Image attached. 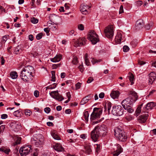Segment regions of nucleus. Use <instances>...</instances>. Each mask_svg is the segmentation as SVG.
Masks as SVG:
<instances>
[{"label":"nucleus","instance_id":"49530a36","mask_svg":"<svg viewBox=\"0 0 156 156\" xmlns=\"http://www.w3.org/2000/svg\"><path fill=\"white\" fill-rule=\"evenodd\" d=\"M78 29L81 30H83L84 29V27L82 24H80L78 25Z\"/></svg>","mask_w":156,"mask_h":156},{"label":"nucleus","instance_id":"c03bdc74","mask_svg":"<svg viewBox=\"0 0 156 156\" xmlns=\"http://www.w3.org/2000/svg\"><path fill=\"white\" fill-rule=\"evenodd\" d=\"M5 128L4 125H2L0 126V134L3 133Z\"/></svg>","mask_w":156,"mask_h":156},{"label":"nucleus","instance_id":"4be33fe9","mask_svg":"<svg viewBox=\"0 0 156 156\" xmlns=\"http://www.w3.org/2000/svg\"><path fill=\"white\" fill-rule=\"evenodd\" d=\"M122 39V35L120 33H118L115 38V41L116 43L119 44L120 43Z\"/></svg>","mask_w":156,"mask_h":156},{"label":"nucleus","instance_id":"052dcab7","mask_svg":"<svg viewBox=\"0 0 156 156\" xmlns=\"http://www.w3.org/2000/svg\"><path fill=\"white\" fill-rule=\"evenodd\" d=\"M71 111L70 109H67L65 110V113L66 114H70L71 113Z\"/></svg>","mask_w":156,"mask_h":156},{"label":"nucleus","instance_id":"ddd939ff","mask_svg":"<svg viewBox=\"0 0 156 156\" xmlns=\"http://www.w3.org/2000/svg\"><path fill=\"white\" fill-rule=\"evenodd\" d=\"M144 25V23L143 20L140 19L138 20L135 23L136 30H139L142 28Z\"/></svg>","mask_w":156,"mask_h":156},{"label":"nucleus","instance_id":"4c0bfd02","mask_svg":"<svg viewBox=\"0 0 156 156\" xmlns=\"http://www.w3.org/2000/svg\"><path fill=\"white\" fill-rule=\"evenodd\" d=\"M88 55L87 53L86 54L85 56V63L86 65L87 66H89L90 62L88 60L87 58Z\"/></svg>","mask_w":156,"mask_h":156},{"label":"nucleus","instance_id":"774afa93","mask_svg":"<svg viewBox=\"0 0 156 156\" xmlns=\"http://www.w3.org/2000/svg\"><path fill=\"white\" fill-rule=\"evenodd\" d=\"M151 26L149 24H147L145 26V28L147 30H149Z\"/></svg>","mask_w":156,"mask_h":156},{"label":"nucleus","instance_id":"e433bc0d","mask_svg":"<svg viewBox=\"0 0 156 156\" xmlns=\"http://www.w3.org/2000/svg\"><path fill=\"white\" fill-rule=\"evenodd\" d=\"M138 44V40L136 39L133 40L131 42L130 44L133 47H135Z\"/></svg>","mask_w":156,"mask_h":156},{"label":"nucleus","instance_id":"09e8293b","mask_svg":"<svg viewBox=\"0 0 156 156\" xmlns=\"http://www.w3.org/2000/svg\"><path fill=\"white\" fill-rule=\"evenodd\" d=\"M31 113V112L29 110H27L25 111V114L26 115L30 116Z\"/></svg>","mask_w":156,"mask_h":156},{"label":"nucleus","instance_id":"6e6d98bb","mask_svg":"<svg viewBox=\"0 0 156 156\" xmlns=\"http://www.w3.org/2000/svg\"><path fill=\"white\" fill-rule=\"evenodd\" d=\"M50 108L49 107H46L44 109L45 112L47 113H48L50 111Z\"/></svg>","mask_w":156,"mask_h":156},{"label":"nucleus","instance_id":"c9c22d12","mask_svg":"<svg viewBox=\"0 0 156 156\" xmlns=\"http://www.w3.org/2000/svg\"><path fill=\"white\" fill-rule=\"evenodd\" d=\"M129 79L131 83V85L133 83V81L134 80V76L132 73H129Z\"/></svg>","mask_w":156,"mask_h":156},{"label":"nucleus","instance_id":"c756f323","mask_svg":"<svg viewBox=\"0 0 156 156\" xmlns=\"http://www.w3.org/2000/svg\"><path fill=\"white\" fill-rule=\"evenodd\" d=\"M10 76L12 79H14L17 78L18 75L16 72L13 71L10 73Z\"/></svg>","mask_w":156,"mask_h":156},{"label":"nucleus","instance_id":"ea45409f","mask_svg":"<svg viewBox=\"0 0 156 156\" xmlns=\"http://www.w3.org/2000/svg\"><path fill=\"white\" fill-rule=\"evenodd\" d=\"M31 22L33 23H37L38 22V20L37 19L34 17H33L31 19Z\"/></svg>","mask_w":156,"mask_h":156},{"label":"nucleus","instance_id":"aec40b11","mask_svg":"<svg viewBox=\"0 0 156 156\" xmlns=\"http://www.w3.org/2000/svg\"><path fill=\"white\" fill-rule=\"evenodd\" d=\"M119 94V92L118 91H113L111 94V97L113 99L118 98Z\"/></svg>","mask_w":156,"mask_h":156},{"label":"nucleus","instance_id":"bb28decb","mask_svg":"<svg viewBox=\"0 0 156 156\" xmlns=\"http://www.w3.org/2000/svg\"><path fill=\"white\" fill-rule=\"evenodd\" d=\"M15 142L12 144L13 145L15 146L17 144H20L21 141V138L18 136H15L14 138Z\"/></svg>","mask_w":156,"mask_h":156},{"label":"nucleus","instance_id":"a211bd4d","mask_svg":"<svg viewBox=\"0 0 156 156\" xmlns=\"http://www.w3.org/2000/svg\"><path fill=\"white\" fill-rule=\"evenodd\" d=\"M24 69H25V71L28 72L32 75L34 73V68L31 66H26Z\"/></svg>","mask_w":156,"mask_h":156},{"label":"nucleus","instance_id":"72a5a7b5","mask_svg":"<svg viewBox=\"0 0 156 156\" xmlns=\"http://www.w3.org/2000/svg\"><path fill=\"white\" fill-rule=\"evenodd\" d=\"M83 115L84 117V119L85 121L87 123L88 121V117L89 116V114L88 111H85L83 113Z\"/></svg>","mask_w":156,"mask_h":156},{"label":"nucleus","instance_id":"37998d69","mask_svg":"<svg viewBox=\"0 0 156 156\" xmlns=\"http://www.w3.org/2000/svg\"><path fill=\"white\" fill-rule=\"evenodd\" d=\"M8 35H5L3 37L2 41V42H4L5 43L6 41L8 39Z\"/></svg>","mask_w":156,"mask_h":156},{"label":"nucleus","instance_id":"4d7b16f0","mask_svg":"<svg viewBox=\"0 0 156 156\" xmlns=\"http://www.w3.org/2000/svg\"><path fill=\"white\" fill-rule=\"evenodd\" d=\"M34 95L36 97H38L39 95V92L37 90H35L34 93Z\"/></svg>","mask_w":156,"mask_h":156},{"label":"nucleus","instance_id":"423d86ee","mask_svg":"<svg viewBox=\"0 0 156 156\" xmlns=\"http://www.w3.org/2000/svg\"><path fill=\"white\" fill-rule=\"evenodd\" d=\"M102 110L100 108H95L93 112L90 115L91 120H94L96 119L99 118L100 115L102 114Z\"/></svg>","mask_w":156,"mask_h":156},{"label":"nucleus","instance_id":"4468645a","mask_svg":"<svg viewBox=\"0 0 156 156\" xmlns=\"http://www.w3.org/2000/svg\"><path fill=\"white\" fill-rule=\"evenodd\" d=\"M156 78V74L154 72H152L149 74L148 83L152 84Z\"/></svg>","mask_w":156,"mask_h":156},{"label":"nucleus","instance_id":"de8ad7c7","mask_svg":"<svg viewBox=\"0 0 156 156\" xmlns=\"http://www.w3.org/2000/svg\"><path fill=\"white\" fill-rule=\"evenodd\" d=\"M42 34L41 33L38 34L36 36V39L38 40H40L41 39V38L42 37Z\"/></svg>","mask_w":156,"mask_h":156},{"label":"nucleus","instance_id":"3c124183","mask_svg":"<svg viewBox=\"0 0 156 156\" xmlns=\"http://www.w3.org/2000/svg\"><path fill=\"white\" fill-rule=\"evenodd\" d=\"M112 107L111 104L110 102H109L107 104V108L108 112H110L111 108Z\"/></svg>","mask_w":156,"mask_h":156},{"label":"nucleus","instance_id":"0eeeda50","mask_svg":"<svg viewBox=\"0 0 156 156\" xmlns=\"http://www.w3.org/2000/svg\"><path fill=\"white\" fill-rule=\"evenodd\" d=\"M124 110L121 106L118 105L113 108L112 111V114L116 116H120L123 115Z\"/></svg>","mask_w":156,"mask_h":156},{"label":"nucleus","instance_id":"58836bf2","mask_svg":"<svg viewBox=\"0 0 156 156\" xmlns=\"http://www.w3.org/2000/svg\"><path fill=\"white\" fill-rule=\"evenodd\" d=\"M14 115L17 117H19L20 116V111L19 110H17L15 111L14 112Z\"/></svg>","mask_w":156,"mask_h":156},{"label":"nucleus","instance_id":"a19ab883","mask_svg":"<svg viewBox=\"0 0 156 156\" xmlns=\"http://www.w3.org/2000/svg\"><path fill=\"white\" fill-rule=\"evenodd\" d=\"M72 62L73 64L74 65L77 64L78 62L77 57H74L73 58Z\"/></svg>","mask_w":156,"mask_h":156},{"label":"nucleus","instance_id":"c85d7f7f","mask_svg":"<svg viewBox=\"0 0 156 156\" xmlns=\"http://www.w3.org/2000/svg\"><path fill=\"white\" fill-rule=\"evenodd\" d=\"M118 148V149L116 150V152L113 154L114 156H118L122 152V149L120 145H119Z\"/></svg>","mask_w":156,"mask_h":156},{"label":"nucleus","instance_id":"6ab92c4d","mask_svg":"<svg viewBox=\"0 0 156 156\" xmlns=\"http://www.w3.org/2000/svg\"><path fill=\"white\" fill-rule=\"evenodd\" d=\"M62 58V55L60 54L57 55L54 58H51L50 60L52 62H56L60 61Z\"/></svg>","mask_w":156,"mask_h":156},{"label":"nucleus","instance_id":"f03ea898","mask_svg":"<svg viewBox=\"0 0 156 156\" xmlns=\"http://www.w3.org/2000/svg\"><path fill=\"white\" fill-rule=\"evenodd\" d=\"M115 136L117 139L121 141H125L127 136L124 131L119 127H116L114 129Z\"/></svg>","mask_w":156,"mask_h":156},{"label":"nucleus","instance_id":"b1692460","mask_svg":"<svg viewBox=\"0 0 156 156\" xmlns=\"http://www.w3.org/2000/svg\"><path fill=\"white\" fill-rule=\"evenodd\" d=\"M129 94L132 96L130 97H132V98L134 101H136L138 97L137 94L134 91H131L130 92Z\"/></svg>","mask_w":156,"mask_h":156},{"label":"nucleus","instance_id":"a878e982","mask_svg":"<svg viewBox=\"0 0 156 156\" xmlns=\"http://www.w3.org/2000/svg\"><path fill=\"white\" fill-rule=\"evenodd\" d=\"M155 105L153 102H151L148 103L146 105L145 108V110H148L151 109L153 107L155 106Z\"/></svg>","mask_w":156,"mask_h":156},{"label":"nucleus","instance_id":"dca6fc26","mask_svg":"<svg viewBox=\"0 0 156 156\" xmlns=\"http://www.w3.org/2000/svg\"><path fill=\"white\" fill-rule=\"evenodd\" d=\"M93 95L90 94L84 97L81 100L80 102L81 105H84L90 99V98L93 97Z\"/></svg>","mask_w":156,"mask_h":156},{"label":"nucleus","instance_id":"338daca9","mask_svg":"<svg viewBox=\"0 0 156 156\" xmlns=\"http://www.w3.org/2000/svg\"><path fill=\"white\" fill-rule=\"evenodd\" d=\"M38 152L37 151L34 152L31 154V156H37Z\"/></svg>","mask_w":156,"mask_h":156},{"label":"nucleus","instance_id":"f704fd0d","mask_svg":"<svg viewBox=\"0 0 156 156\" xmlns=\"http://www.w3.org/2000/svg\"><path fill=\"white\" fill-rule=\"evenodd\" d=\"M21 51L22 50L20 47L18 46L15 48L14 52L16 54H18L20 53Z\"/></svg>","mask_w":156,"mask_h":156},{"label":"nucleus","instance_id":"9b49d317","mask_svg":"<svg viewBox=\"0 0 156 156\" xmlns=\"http://www.w3.org/2000/svg\"><path fill=\"white\" fill-rule=\"evenodd\" d=\"M100 134V133L99 132L97 128L95 127L91 133V137L93 140L94 142L97 141Z\"/></svg>","mask_w":156,"mask_h":156},{"label":"nucleus","instance_id":"8fccbe9b","mask_svg":"<svg viewBox=\"0 0 156 156\" xmlns=\"http://www.w3.org/2000/svg\"><path fill=\"white\" fill-rule=\"evenodd\" d=\"M94 79L93 77H90L88 78V80L87 81V83H91L94 80Z\"/></svg>","mask_w":156,"mask_h":156},{"label":"nucleus","instance_id":"e2e57ef3","mask_svg":"<svg viewBox=\"0 0 156 156\" xmlns=\"http://www.w3.org/2000/svg\"><path fill=\"white\" fill-rule=\"evenodd\" d=\"M29 39L30 41H32L34 40V37L33 35L32 34H30V35L29 36Z\"/></svg>","mask_w":156,"mask_h":156},{"label":"nucleus","instance_id":"f3484780","mask_svg":"<svg viewBox=\"0 0 156 156\" xmlns=\"http://www.w3.org/2000/svg\"><path fill=\"white\" fill-rule=\"evenodd\" d=\"M81 8L80 10L81 11L83 12L84 14H87V9L90 8V6H88L87 5L83 4L81 5Z\"/></svg>","mask_w":156,"mask_h":156},{"label":"nucleus","instance_id":"69168bd1","mask_svg":"<svg viewBox=\"0 0 156 156\" xmlns=\"http://www.w3.org/2000/svg\"><path fill=\"white\" fill-rule=\"evenodd\" d=\"M44 31L47 34H48L50 30L49 29V28H44Z\"/></svg>","mask_w":156,"mask_h":156},{"label":"nucleus","instance_id":"680f3d73","mask_svg":"<svg viewBox=\"0 0 156 156\" xmlns=\"http://www.w3.org/2000/svg\"><path fill=\"white\" fill-rule=\"evenodd\" d=\"M8 117V115L6 114H3L1 115V118L2 119H5Z\"/></svg>","mask_w":156,"mask_h":156},{"label":"nucleus","instance_id":"2f4dec72","mask_svg":"<svg viewBox=\"0 0 156 156\" xmlns=\"http://www.w3.org/2000/svg\"><path fill=\"white\" fill-rule=\"evenodd\" d=\"M51 135L53 137L55 140H60L61 139L60 138L58 135L55 133V132H53L51 133Z\"/></svg>","mask_w":156,"mask_h":156},{"label":"nucleus","instance_id":"393cba45","mask_svg":"<svg viewBox=\"0 0 156 156\" xmlns=\"http://www.w3.org/2000/svg\"><path fill=\"white\" fill-rule=\"evenodd\" d=\"M95 127L97 128V129L100 133L101 132L105 131L107 129L106 126L104 125H102L100 126H96Z\"/></svg>","mask_w":156,"mask_h":156},{"label":"nucleus","instance_id":"1a4fd4ad","mask_svg":"<svg viewBox=\"0 0 156 156\" xmlns=\"http://www.w3.org/2000/svg\"><path fill=\"white\" fill-rule=\"evenodd\" d=\"M86 39L84 37L79 38L77 40H73V42L74 43V46L75 47L81 46L86 44Z\"/></svg>","mask_w":156,"mask_h":156},{"label":"nucleus","instance_id":"13d9d810","mask_svg":"<svg viewBox=\"0 0 156 156\" xmlns=\"http://www.w3.org/2000/svg\"><path fill=\"white\" fill-rule=\"evenodd\" d=\"M143 2L140 1H138L136 2V4L137 6H140L142 5Z\"/></svg>","mask_w":156,"mask_h":156},{"label":"nucleus","instance_id":"5701e85b","mask_svg":"<svg viewBox=\"0 0 156 156\" xmlns=\"http://www.w3.org/2000/svg\"><path fill=\"white\" fill-rule=\"evenodd\" d=\"M85 152L86 154H91L92 150L90 148V145L86 144L85 146Z\"/></svg>","mask_w":156,"mask_h":156},{"label":"nucleus","instance_id":"cd10ccee","mask_svg":"<svg viewBox=\"0 0 156 156\" xmlns=\"http://www.w3.org/2000/svg\"><path fill=\"white\" fill-rule=\"evenodd\" d=\"M49 17L50 21L51 22L54 23L53 21H55L56 20L57 18H58V17L56 15L54 14H51L50 15Z\"/></svg>","mask_w":156,"mask_h":156},{"label":"nucleus","instance_id":"0e129e2a","mask_svg":"<svg viewBox=\"0 0 156 156\" xmlns=\"http://www.w3.org/2000/svg\"><path fill=\"white\" fill-rule=\"evenodd\" d=\"M3 11L5 12V9H4V8L2 6H0V14H1Z\"/></svg>","mask_w":156,"mask_h":156},{"label":"nucleus","instance_id":"5fc2aeb1","mask_svg":"<svg viewBox=\"0 0 156 156\" xmlns=\"http://www.w3.org/2000/svg\"><path fill=\"white\" fill-rule=\"evenodd\" d=\"M81 83H80L78 82L76 85V89L77 90L79 89L81 87Z\"/></svg>","mask_w":156,"mask_h":156},{"label":"nucleus","instance_id":"6e6552de","mask_svg":"<svg viewBox=\"0 0 156 156\" xmlns=\"http://www.w3.org/2000/svg\"><path fill=\"white\" fill-rule=\"evenodd\" d=\"M105 36L108 38H112L114 35L113 27L112 25H109L104 30Z\"/></svg>","mask_w":156,"mask_h":156},{"label":"nucleus","instance_id":"7c9ffc66","mask_svg":"<svg viewBox=\"0 0 156 156\" xmlns=\"http://www.w3.org/2000/svg\"><path fill=\"white\" fill-rule=\"evenodd\" d=\"M142 105L143 104H142L141 105H140L137 108L135 112V115H136V116H138L139 115V114L141 112V108L142 106Z\"/></svg>","mask_w":156,"mask_h":156},{"label":"nucleus","instance_id":"f257e3e1","mask_svg":"<svg viewBox=\"0 0 156 156\" xmlns=\"http://www.w3.org/2000/svg\"><path fill=\"white\" fill-rule=\"evenodd\" d=\"M135 102L132 98V97H129L124 100L121 104L125 109L129 113H131L134 111L132 106L133 103Z\"/></svg>","mask_w":156,"mask_h":156},{"label":"nucleus","instance_id":"2eb2a0df","mask_svg":"<svg viewBox=\"0 0 156 156\" xmlns=\"http://www.w3.org/2000/svg\"><path fill=\"white\" fill-rule=\"evenodd\" d=\"M148 115V114H144L139 116L138 121L140 123H144L147 119Z\"/></svg>","mask_w":156,"mask_h":156},{"label":"nucleus","instance_id":"f8f14e48","mask_svg":"<svg viewBox=\"0 0 156 156\" xmlns=\"http://www.w3.org/2000/svg\"><path fill=\"white\" fill-rule=\"evenodd\" d=\"M49 94L52 98L59 101H62L64 99L63 97L59 94L58 91H51L49 93Z\"/></svg>","mask_w":156,"mask_h":156},{"label":"nucleus","instance_id":"7ed1b4c3","mask_svg":"<svg viewBox=\"0 0 156 156\" xmlns=\"http://www.w3.org/2000/svg\"><path fill=\"white\" fill-rule=\"evenodd\" d=\"M44 137L40 134L35 135L32 137V141H34L35 145L37 147L44 144Z\"/></svg>","mask_w":156,"mask_h":156},{"label":"nucleus","instance_id":"412c9836","mask_svg":"<svg viewBox=\"0 0 156 156\" xmlns=\"http://www.w3.org/2000/svg\"><path fill=\"white\" fill-rule=\"evenodd\" d=\"M54 149L58 151H64V149L60 144H56L54 147Z\"/></svg>","mask_w":156,"mask_h":156},{"label":"nucleus","instance_id":"a18cd8bd","mask_svg":"<svg viewBox=\"0 0 156 156\" xmlns=\"http://www.w3.org/2000/svg\"><path fill=\"white\" fill-rule=\"evenodd\" d=\"M123 49V51L125 52H127L129 49V47L127 46L126 45H125L124 46Z\"/></svg>","mask_w":156,"mask_h":156},{"label":"nucleus","instance_id":"603ef678","mask_svg":"<svg viewBox=\"0 0 156 156\" xmlns=\"http://www.w3.org/2000/svg\"><path fill=\"white\" fill-rule=\"evenodd\" d=\"M101 61V60H97L96 59H95L94 58H93L91 61L92 62V63L94 64H95L96 63H97L99 62H100Z\"/></svg>","mask_w":156,"mask_h":156},{"label":"nucleus","instance_id":"9d476101","mask_svg":"<svg viewBox=\"0 0 156 156\" xmlns=\"http://www.w3.org/2000/svg\"><path fill=\"white\" fill-rule=\"evenodd\" d=\"M31 148L29 146H25L22 147L19 150V152L21 156H26L30 152Z\"/></svg>","mask_w":156,"mask_h":156},{"label":"nucleus","instance_id":"39448f33","mask_svg":"<svg viewBox=\"0 0 156 156\" xmlns=\"http://www.w3.org/2000/svg\"><path fill=\"white\" fill-rule=\"evenodd\" d=\"M33 75L31 74L28 72L25 71V69L23 68L20 72V77L21 79L24 81L28 82L31 79V76Z\"/></svg>","mask_w":156,"mask_h":156},{"label":"nucleus","instance_id":"864d4df0","mask_svg":"<svg viewBox=\"0 0 156 156\" xmlns=\"http://www.w3.org/2000/svg\"><path fill=\"white\" fill-rule=\"evenodd\" d=\"M124 12L123 10V7L122 5H121L120 8L119 10V14H121L123 13Z\"/></svg>","mask_w":156,"mask_h":156},{"label":"nucleus","instance_id":"79ce46f5","mask_svg":"<svg viewBox=\"0 0 156 156\" xmlns=\"http://www.w3.org/2000/svg\"><path fill=\"white\" fill-rule=\"evenodd\" d=\"M51 74H52V76L51 78L52 79L51 80V81H55V71H52L51 72Z\"/></svg>","mask_w":156,"mask_h":156},{"label":"nucleus","instance_id":"20e7f679","mask_svg":"<svg viewBox=\"0 0 156 156\" xmlns=\"http://www.w3.org/2000/svg\"><path fill=\"white\" fill-rule=\"evenodd\" d=\"M88 39L93 44H96L99 40L98 37L96 32L94 30H90L88 35Z\"/></svg>","mask_w":156,"mask_h":156},{"label":"nucleus","instance_id":"473e14b6","mask_svg":"<svg viewBox=\"0 0 156 156\" xmlns=\"http://www.w3.org/2000/svg\"><path fill=\"white\" fill-rule=\"evenodd\" d=\"M0 151L4 152L5 153L8 154L10 150L9 149H7L4 147H2L0 148Z\"/></svg>","mask_w":156,"mask_h":156},{"label":"nucleus","instance_id":"bf43d9fd","mask_svg":"<svg viewBox=\"0 0 156 156\" xmlns=\"http://www.w3.org/2000/svg\"><path fill=\"white\" fill-rule=\"evenodd\" d=\"M105 96V94L103 92L100 93L99 95V97L100 98H104Z\"/></svg>","mask_w":156,"mask_h":156}]
</instances>
